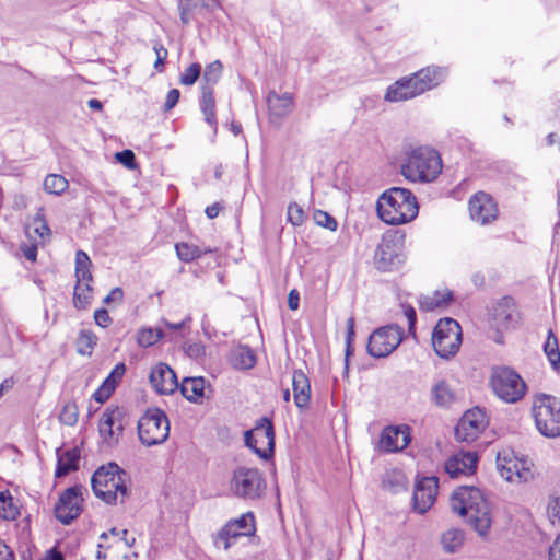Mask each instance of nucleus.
<instances>
[{
    "instance_id": "1",
    "label": "nucleus",
    "mask_w": 560,
    "mask_h": 560,
    "mask_svg": "<svg viewBox=\"0 0 560 560\" xmlns=\"http://www.w3.org/2000/svg\"><path fill=\"white\" fill-rule=\"evenodd\" d=\"M452 510L460 516L478 533L487 536L491 527V510L481 491L476 487H458L451 497Z\"/></svg>"
},
{
    "instance_id": "2",
    "label": "nucleus",
    "mask_w": 560,
    "mask_h": 560,
    "mask_svg": "<svg viewBox=\"0 0 560 560\" xmlns=\"http://www.w3.org/2000/svg\"><path fill=\"white\" fill-rule=\"evenodd\" d=\"M380 219L390 225H400L415 220L419 213L416 196L407 188L392 187L376 202Z\"/></svg>"
},
{
    "instance_id": "3",
    "label": "nucleus",
    "mask_w": 560,
    "mask_h": 560,
    "mask_svg": "<svg viewBox=\"0 0 560 560\" xmlns=\"http://www.w3.org/2000/svg\"><path fill=\"white\" fill-rule=\"evenodd\" d=\"M128 480L127 471L120 468L116 463L110 462L94 471L91 478V486L94 494L105 503H115L118 494L122 503L130 494L127 485Z\"/></svg>"
},
{
    "instance_id": "4",
    "label": "nucleus",
    "mask_w": 560,
    "mask_h": 560,
    "mask_svg": "<svg viewBox=\"0 0 560 560\" xmlns=\"http://www.w3.org/2000/svg\"><path fill=\"white\" fill-rule=\"evenodd\" d=\"M442 172V160L436 150L418 147L411 150L401 165L402 176L413 183H431Z\"/></svg>"
},
{
    "instance_id": "5",
    "label": "nucleus",
    "mask_w": 560,
    "mask_h": 560,
    "mask_svg": "<svg viewBox=\"0 0 560 560\" xmlns=\"http://www.w3.org/2000/svg\"><path fill=\"white\" fill-rule=\"evenodd\" d=\"M256 530L255 514L248 511L226 521L218 532L211 535V539L215 549L229 551L242 538H255Z\"/></svg>"
},
{
    "instance_id": "6",
    "label": "nucleus",
    "mask_w": 560,
    "mask_h": 560,
    "mask_svg": "<svg viewBox=\"0 0 560 560\" xmlns=\"http://www.w3.org/2000/svg\"><path fill=\"white\" fill-rule=\"evenodd\" d=\"M533 417L539 433L546 438L560 436V399L540 394L533 405Z\"/></svg>"
},
{
    "instance_id": "7",
    "label": "nucleus",
    "mask_w": 560,
    "mask_h": 560,
    "mask_svg": "<svg viewBox=\"0 0 560 560\" xmlns=\"http://www.w3.org/2000/svg\"><path fill=\"white\" fill-rule=\"evenodd\" d=\"M490 385L494 394L509 404L521 400L527 389L521 375L509 366L492 368Z\"/></svg>"
},
{
    "instance_id": "8",
    "label": "nucleus",
    "mask_w": 560,
    "mask_h": 560,
    "mask_svg": "<svg viewBox=\"0 0 560 560\" xmlns=\"http://www.w3.org/2000/svg\"><path fill=\"white\" fill-rule=\"evenodd\" d=\"M462 343V328L457 320L446 317L435 325L432 332V346L442 359L454 357Z\"/></svg>"
},
{
    "instance_id": "9",
    "label": "nucleus",
    "mask_w": 560,
    "mask_h": 560,
    "mask_svg": "<svg viewBox=\"0 0 560 560\" xmlns=\"http://www.w3.org/2000/svg\"><path fill=\"white\" fill-rule=\"evenodd\" d=\"M231 491L244 500H258L264 494L266 482L257 468L240 466L233 471Z\"/></svg>"
},
{
    "instance_id": "10",
    "label": "nucleus",
    "mask_w": 560,
    "mask_h": 560,
    "mask_svg": "<svg viewBox=\"0 0 560 560\" xmlns=\"http://www.w3.org/2000/svg\"><path fill=\"white\" fill-rule=\"evenodd\" d=\"M170 434V422L165 412L160 409L148 410L138 420V436L142 444L153 446L166 441Z\"/></svg>"
},
{
    "instance_id": "11",
    "label": "nucleus",
    "mask_w": 560,
    "mask_h": 560,
    "mask_svg": "<svg viewBox=\"0 0 560 560\" xmlns=\"http://www.w3.org/2000/svg\"><path fill=\"white\" fill-rule=\"evenodd\" d=\"M245 445L250 448L259 458L268 460L275 453V428L272 421L262 417L253 430L244 433Z\"/></svg>"
},
{
    "instance_id": "12",
    "label": "nucleus",
    "mask_w": 560,
    "mask_h": 560,
    "mask_svg": "<svg viewBox=\"0 0 560 560\" xmlns=\"http://www.w3.org/2000/svg\"><path fill=\"white\" fill-rule=\"evenodd\" d=\"M404 339V330L397 324L376 328L369 337L368 353L376 359L388 357Z\"/></svg>"
},
{
    "instance_id": "13",
    "label": "nucleus",
    "mask_w": 560,
    "mask_h": 560,
    "mask_svg": "<svg viewBox=\"0 0 560 560\" xmlns=\"http://www.w3.org/2000/svg\"><path fill=\"white\" fill-rule=\"evenodd\" d=\"M405 261L402 243L394 234L383 235L374 255V262L381 271L397 270Z\"/></svg>"
},
{
    "instance_id": "14",
    "label": "nucleus",
    "mask_w": 560,
    "mask_h": 560,
    "mask_svg": "<svg viewBox=\"0 0 560 560\" xmlns=\"http://www.w3.org/2000/svg\"><path fill=\"white\" fill-rule=\"evenodd\" d=\"M82 493L79 486L66 489L59 497L54 512L56 518L63 525H69L82 512Z\"/></svg>"
},
{
    "instance_id": "15",
    "label": "nucleus",
    "mask_w": 560,
    "mask_h": 560,
    "mask_svg": "<svg viewBox=\"0 0 560 560\" xmlns=\"http://www.w3.org/2000/svg\"><path fill=\"white\" fill-rule=\"evenodd\" d=\"M485 411L479 408L467 410L455 427V438L460 442H474L486 428Z\"/></svg>"
},
{
    "instance_id": "16",
    "label": "nucleus",
    "mask_w": 560,
    "mask_h": 560,
    "mask_svg": "<svg viewBox=\"0 0 560 560\" xmlns=\"http://www.w3.org/2000/svg\"><path fill=\"white\" fill-rule=\"evenodd\" d=\"M469 214L471 220L485 225L494 221L498 217L497 203L486 192H478L469 200Z\"/></svg>"
},
{
    "instance_id": "17",
    "label": "nucleus",
    "mask_w": 560,
    "mask_h": 560,
    "mask_svg": "<svg viewBox=\"0 0 560 560\" xmlns=\"http://www.w3.org/2000/svg\"><path fill=\"white\" fill-rule=\"evenodd\" d=\"M516 302L511 295L497 300L489 308V318L497 329H508L515 322Z\"/></svg>"
},
{
    "instance_id": "18",
    "label": "nucleus",
    "mask_w": 560,
    "mask_h": 560,
    "mask_svg": "<svg viewBox=\"0 0 560 560\" xmlns=\"http://www.w3.org/2000/svg\"><path fill=\"white\" fill-rule=\"evenodd\" d=\"M438 493V478L424 477L417 481L413 490V509L424 514L434 503Z\"/></svg>"
},
{
    "instance_id": "19",
    "label": "nucleus",
    "mask_w": 560,
    "mask_h": 560,
    "mask_svg": "<svg viewBox=\"0 0 560 560\" xmlns=\"http://www.w3.org/2000/svg\"><path fill=\"white\" fill-rule=\"evenodd\" d=\"M129 423L127 409L119 406H108L98 422V433L102 440L114 441V427H126Z\"/></svg>"
},
{
    "instance_id": "20",
    "label": "nucleus",
    "mask_w": 560,
    "mask_h": 560,
    "mask_svg": "<svg viewBox=\"0 0 560 560\" xmlns=\"http://www.w3.org/2000/svg\"><path fill=\"white\" fill-rule=\"evenodd\" d=\"M149 380L155 392L161 395L173 394L178 387L176 374L166 363H159L152 368Z\"/></svg>"
},
{
    "instance_id": "21",
    "label": "nucleus",
    "mask_w": 560,
    "mask_h": 560,
    "mask_svg": "<svg viewBox=\"0 0 560 560\" xmlns=\"http://www.w3.org/2000/svg\"><path fill=\"white\" fill-rule=\"evenodd\" d=\"M478 464V455L475 452H459L451 456L445 463V471L451 478L460 475L475 474Z\"/></svg>"
},
{
    "instance_id": "22",
    "label": "nucleus",
    "mask_w": 560,
    "mask_h": 560,
    "mask_svg": "<svg viewBox=\"0 0 560 560\" xmlns=\"http://www.w3.org/2000/svg\"><path fill=\"white\" fill-rule=\"evenodd\" d=\"M446 77V69L440 67H427L415 72L410 79L413 83V91L418 95L438 86Z\"/></svg>"
},
{
    "instance_id": "23",
    "label": "nucleus",
    "mask_w": 560,
    "mask_h": 560,
    "mask_svg": "<svg viewBox=\"0 0 560 560\" xmlns=\"http://www.w3.org/2000/svg\"><path fill=\"white\" fill-rule=\"evenodd\" d=\"M410 441L411 435L407 425L387 427L381 435V444L386 452L401 451L409 445Z\"/></svg>"
},
{
    "instance_id": "24",
    "label": "nucleus",
    "mask_w": 560,
    "mask_h": 560,
    "mask_svg": "<svg viewBox=\"0 0 560 560\" xmlns=\"http://www.w3.org/2000/svg\"><path fill=\"white\" fill-rule=\"evenodd\" d=\"M292 388L294 404L299 409H305L311 401V384L302 370H294L292 374Z\"/></svg>"
},
{
    "instance_id": "25",
    "label": "nucleus",
    "mask_w": 560,
    "mask_h": 560,
    "mask_svg": "<svg viewBox=\"0 0 560 560\" xmlns=\"http://www.w3.org/2000/svg\"><path fill=\"white\" fill-rule=\"evenodd\" d=\"M57 455V466L55 470L56 478H62L67 476L70 471H74L79 469V460L81 457V452L79 447H72L61 452L60 448L56 451Z\"/></svg>"
},
{
    "instance_id": "26",
    "label": "nucleus",
    "mask_w": 560,
    "mask_h": 560,
    "mask_svg": "<svg viewBox=\"0 0 560 560\" xmlns=\"http://www.w3.org/2000/svg\"><path fill=\"white\" fill-rule=\"evenodd\" d=\"M430 400L438 408H450L456 400V395L445 380H438L430 390Z\"/></svg>"
},
{
    "instance_id": "27",
    "label": "nucleus",
    "mask_w": 560,
    "mask_h": 560,
    "mask_svg": "<svg viewBox=\"0 0 560 560\" xmlns=\"http://www.w3.org/2000/svg\"><path fill=\"white\" fill-rule=\"evenodd\" d=\"M418 96L410 77H404L389 85L384 96L387 102H401Z\"/></svg>"
},
{
    "instance_id": "28",
    "label": "nucleus",
    "mask_w": 560,
    "mask_h": 560,
    "mask_svg": "<svg viewBox=\"0 0 560 560\" xmlns=\"http://www.w3.org/2000/svg\"><path fill=\"white\" fill-rule=\"evenodd\" d=\"M267 102L271 114L277 117L288 116L293 107V96L288 92L282 95H279L276 92H270Z\"/></svg>"
},
{
    "instance_id": "29",
    "label": "nucleus",
    "mask_w": 560,
    "mask_h": 560,
    "mask_svg": "<svg viewBox=\"0 0 560 560\" xmlns=\"http://www.w3.org/2000/svg\"><path fill=\"white\" fill-rule=\"evenodd\" d=\"M230 362L237 370H250L256 364V354L248 346H238L231 350Z\"/></svg>"
},
{
    "instance_id": "30",
    "label": "nucleus",
    "mask_w": 560,
    "mask_h": 560,
    "mask_svg": "<svg viewBox=\"0 0 560 560\" xmlns=\"http://www.w3.org/2000/svg\"><path fill=\"white\" fill-rule=\"evenodd\" d=\"M466 540L465 532L460 528L452 527L443 532L440 537L442 549L446 553L458 552Z\"/></svg>"
},
{
    "instance_id": "31",
    "label": "nucleus",
    "mask_w": 560,
    "mask_h": 560,
    "mask_svg": "<svg viewBox=\"0 0 560 560\" xmlns=\"http://www.w3.org/2000/svg\"><path fill=\"white\" fill-rule=\"evenodd\" d=\"M205 384L203 377H186L180 384V392L187 400L197 402L205 396Z\"/></svg>"
},
{
    "instance_id": "32",
    "label": "nucleus",
    "mask_w": 560,
    "mask_h": 560,
    "mask_svg": "<svg viewBox=\"0 0 560 560\" xmlns=\"http://www.w3.org/2000/svg\"><path fill=\"white\" fill-rule=\"evenodd\" d=\"M200 108L205 115L206 122L212 126L214 132H217L215 102L211 86H202Z\"/></svg>"
},
{
    "instance_id": "33",
    "label": "nucleus",
    "mask_w": 560,
    "mask_h": 560,
    "mask_svg": "<svg viewBox=\"0 0 560 560\" xmlns=\"http://www.w3.org/2000/svg\"><path fill=\"white\" fill-rule=\"evenodd\" d=\"M92 261L89 255L79 249L75 253V278L79 283L93 282V276L91 272Z\"/></svg>"
},
{
    "instance_id": "34",
    "label": "nucleus",
    "mask_w": 560,
    "mask_h": 560,
    "mask_svg": "<svg viewBox=\"0 0 560 560\" xmlns=\"http://www.w3.org/2000/svg\"><path fill=\"white\" fill-rule=\"evenodd\" d=\"M91 283L92 282L79 283V281H77L73 291V306L77 310H84L91 303L93 299V288Z\"/></svg>"
},
{
    "instance_id": "35",
    "label": "nucleus",
    "mask_w": 560,
    "mask_h": 560,
    "mask_svg": "<svg viewBox=\"0 0 560 560\" xmlns=\"http://www.w3.org/2000/svg\"><path fill=\"white\" fill-rule=\"evenodd\" d=\"M544 352L547 355L552 369L557 372L560 371V351L558 338L552 331L549 329L547 340L544 345Z\"/></svg>"
},
{
    "instance_id": "36",
    "label": "nucleus",
    "mask_w": 560,
    "mask_h": 560,
    "mask_svg": "<svg viewBox=\"0 0 560 560\" xmlns=\"http://www.w3.org/2000/svg\"><path fill=\"white\" fill-rule=\"evenodd\" d=\"M20 515L19 508L13 502V497L9 490L0 492V518L13 521Z\"/></svg>"
},
{
    "instance_id": "37",
    "label": "nucleus",
    "mask_w": 560,
    "mask_h": 560,
    "mask_svg": "<svg viewBox=\"0 0 560 560\" xmlns=\"http://www.w3.org/2000/svg\"><path fill=\"white\" fill-rule=\"evenodd\" d=\"M453 299V293L446 291H435L432 296H424L420 301V307L424 311H433L446 305Z\"/></svg>"
},
{
    "instance_id": "38",
    "label": "nucleus",
    "mask_w": 560,
    "mask_h": 560,
    "mask_svg": "<svg viewBox=\"0 0 560 560\" xmlns=\"http://www.w3.org/2000/svg\"><path fill=\"white\" fill-rule=\"evenodd\" d=\"M516 463V457L513 453L505 451L499 452L497 455V468L502 478L506 481H513V464Z\"/></svg>"
},
{
    "instance_id": "39",
    "label": "nucleus",
    "mask_w": 560,
    "mask_h": 560,
    "mask_svg": "<svg viewBox=\"0 0 560 560\" xmlns=\"http://www.w3.org/2000/svg\"><path fill=\"white\" fill-rule=\"evenodd\" d=\"M97 337L92 330H80L77 338V351L81 355H91L96 346Z\"/></svg>"
},
{
    "instance_id": "40",
    "label": "nucleus",
    "mask_w": 560,
    "mask_h": 560,
    "mask_svg": "<svg viewBox=\"0 0 560 560\" xmlns=\"http://www.w3.org/2000/svg\"><path fill=\"white\" fill-rule=\"evenodd\" d=\"M177 257L184 262H190L201 255L210 253L211 249H201L198 246L190 245L188 243H177L175 245Z\"/></svg>"
},
{
    "instance_id": "41",
    "label": "nucleus",
    "mask_w": 560,
    "mask_h": 560,
    "mask_svg": "<svg viewBox=\"0 0 560 560\" xmlns=\"http://www.w3.org/2000/svg\"><path fill=\"white\" fill-rule=\"evenodd\" d=\"M68 180L59 174H49L44 180V188L48 194L60 195L68 188Z\"/></svg>"
},
{
    "instance_id": "42",
    "label": "nucleus",
    "mask_w": 560,
    "mask_h": 560,
    "mask_svg": "<svg viewBox=\"0 0 560 560\" xmlns=\"http://www.w3.org/2000/svg\"><path fill=\"white\" fill-rule=\"evenodd\" d=\"M164 336L163 330L160 328H143L139 330L137 340L140 347L147 348L163 339Z\"/></svg>"
},
{
    "instance_id": "43",
    "label": "nucleus",
    "mask_w": 560,
    "mask_h": 560,
    "mask_svg": "<svg viewBox=\"0 0 560 560\" xmlns=\"http://www.w3.org/2000/svg\"><path fill=\"white\" fill-rule=\"evenodd\" d=\"M202 1L203 0L178 1L179 18L184 25H188L190 23L192 14L197 11L199 7H202Z\"/></svg>"
},
{
    "instance_id": "44",
    "label": "nucleus",
    "mask_w": 560,
    "mask_h": 560,
    "mask_svg": "<svg viewBox=\"0 0 560 560\" xmlns=\"http://www.w3.org/2000/svg\"><path fill=\"white\" fill-rule=\"evenodd\" d=\"M355 337V319L353 316H350L347 319V337H346V351H345V370L348 371L349 368V358L353 354V341Z\"/></svg>"
},
{
    "instance_id": "45",
    "label": "nucleus",
    "mask_w": 560,
    "mask_h": 560,
    "mask_svg": "<svg viewBox=\"0 0 560 560\" xmlns=\"http://www.w3.org/2000/svg\"><path fill=\"white\" fill-rule=\"evenodd\" d=\"M79 408L74 401H68L63 405L59 420L61 423L73 427L78 422Z\"/></svg>"
},
{
    "instance_id": "46",
    "label": "nucleus",
    "mask_w": 560,
    "mask_h": 560,
    "mask_svg": "<svg viewBox=\"0 0 560 560\" xmlns=\"http://www.w3.org/2000/svg\"><path fill=\"white\" fill-rule=\"evenodd\" d=\"M223 71V65L220 60H215L209 63L203 72L202 79L207 83L206 86H211L215 84L221 78Z\"/></svg>"
},
{
    "instance_id": "47",
    "label": "nucleus",
    "mask_w": 560,
    "mask_h": 560,
    "mask_svg": "<svg viewBox=\"0 0 560 560\" xmlns=\"http://www.w3.org/2000/svg\"><path fill=\"white\" fill-rule=\"evenodd\" d=\"M33 224L35 225V233L38 234L40 238L50 235L49 225L45 219V210L44 208H39L33 219Z\"/></svg>"
},
{
    "instance_id": "48",
    "label": "nucleus",
    "mask_w": 560,
    "mask_h": 560,
    "mask_svg": "<svg viewBox=\"0 0 560 560\" xmlns=\"http://www.w3.org/2000/svg\"><path fill=\"white\" fill-rule=\"evenodd\" d=\"M201 73V66L198 62L191 63L180 75V83L183 85H192L196 83Z\"/></svg>"
},
{
    "instance_id": "49",
    "label": "nucleus",
    "mask_w": 560,
    "mask_h": 560,
    "mask_svg": "<svg viewBox=\"0 0 560 560\" xmlns=\"http://www.w3.org/2000/svg\"><path fill=\"white\" fill-rule=\"evenodd\" d=\"M314 221L317 225L328 229L329 231H336L338 223L336 219L328 212L323 210H316L314 212Z\"/></svg>"
},
{
    "instance_id": "50",
    "label": "nucleus",
    "mask_w": 560,
    "mask_h": 560,
    "mask_svg": "<svg viewBox=\"0 0 560 560\" xmlns=\"http://www.w3.org/2000/svg\"><path fill=\"white\" fill-rule=\"evenodd\" d=\"M305 212L296 202L288 206V221L294 225L300 226L305 221Z\"/></svg>"
},
{
    "instance_id": "51",
    "label": "nucleus",
    "mask_w": 560,
    "mask_h": 560,
    "mask_svg": "<svg viewBox=\"0 0 560 560\" xmlns=\"http://www.w3.org/2000/svg\"><path fill=\"white\" fill-rule=\"evenodd\" d=\"M115 159L128 170L137 168L136 155L130 149H125L115 154Z\"/></svg>"
},
{
    "instance_id": "52",
    "label": "nucleus",
    "mask_w": 560,
    "mask_h": 560,
    "mask_svg": "<svg viewBox=\"0 0 560 560\" xmlns=\"http://www.w3.org/2000/svg\"><path fill=\"white\" fill-rule=\"evenodd\" d=\"M126 372V365L125 363H118L115 365V368L112 370L109 375L103 381L104 383H107L109 386L116 388L120 380L122 378L124 374Z\"/></svg>"
},
{
    "instance_id": "53",
    "label": "nucleus",
    "mask_w": 560,
    "mask_h": 560,
    "mask_svg": "<svg viewBox=\"0 0 560 560\" xmlns=\"http://www.w3.org/2000/svg\"><path fill=\"white\" fill-rule=\"evenodd\" d=\"M548 516L552 524L560 523V495L551 497L547 506Z\"/></svg>"
},
{
    "instance_id": "54",
    "label": "nucleus",
    "mask_w": 560,
    "mask_h": 560,
    "mask_svg": "<svg viewBox=\"0 0 560 560\" xmlns=\"http://www.w3.org/2000/svg\"><path fill=\"white\" fill-rule=\"evenodd\" d=\"M153 50L156 54V60L154 62V68L156 71L161 72L164 69V62L167 58V49L162 44H155L153 46Z\"/></svg>"
},
{
    "instance_id": "55",
    "label": "nucleus",
    "mask_w": 560,
    "mask_h": 560,
    "mask_svg": "<svg viewBox=\"0 0 560 560\" xmlns=\"http://www.w3.org/2000/svg\"><path fill=\"white\" fill-rule=\"evenodd\" d=\"M404 308V314L408 319V331L411 335H416V323H417V314L416 310L409 304H401Z\"/></svg>"
},
{
    "instance_id": "56",
    "label": "nucleus",
    "mask_w": 560,
    "mask_h": 560,
    "mask_svg": "<svg viewBox=\"0 0 560 560\" xmlns=\"http://www.w3.org/2000/svg\"><path fill=\"white\" fill-rule=\"evenodd\" d=\"M114 393V387L109 386L107 383H102V385L94 392L93 398L97 402H105Z\"/></svg>"
},
{
    "instance_id": "57",
    "label": "nucleus",
    "mask_w": 560,
    "mask_h": 560,
    "mask_svg": "<svg viewBox=\"0 0 560 560\" xmlns=\"http://www.w3.org/2000/svg\"><path fill=\"white\" fill-rule=\"evenodd\" d=\"M94 320L96 325L105 328L112 323V317L106 308H98L94 312Z\"/></svg>"
},
{
    "instance_id": "58",
    "label": "nucleus",
    "mask_w": 560,
    "mask_h": 560,
    "mask_svg": "<svg viewBox=\"0 0 560 560\" xmlns=\"http://www.w3.org/2000/svg\"><path fill=\"white\" fill-rule=\"evenodd\" d=\"M525 462L516 458V463L513 464V478L516 477L518 480H527L528 469L525 468Z\"/></svg>"
},
{
    "instance_id": "59",
    "label": "nucleus",
    "mask_w": 560,
    "mask_h": 560,
    "mask_svg": "<svg viewBox=\"0 0 560 560\" xmlns=\"http://www.w3.org/2000/svg\"><path fill=\"white\" fill-rule=\"evenodd\" d=\"M179 97H180V92L179 90L177 89H172L168 91L167 95H166V100H165V103H164V109L165 110H170L172 109L173 107H175V105L178 103L179 101Z\"/></svg>"
},
{
    "instance_id": "60",
    "label": "nucleus",
    "mask_w": 560,
    "mask_h": 560,
    "mask_svg": "<svg viewBox=\"0 0 560 560\" xmlns=\"http://www.w3.org/2000/svg\"><path fill=\"white\" fill-rule=\"evenodd\" d=\"M124 299V291L121 288L116 287L114 288L108 295L105 296L104 303L109 304L112 302H121Z\"/></svg>"
},
{
    "instance_id": "61",
    "label": "nucleus",
    "mask_w": 560,
    "mask_h": 560,
    "mask_svg": "<svg viewBox=\"0 0 560 560\" xmlns=\"http://www.w3.org/2000/svg\"><path fill=\"white\" fill-rule=\"evenodd\" d=\"M21 250L23 252L24 257L27 260L35 261L37 257V245L35 244H24L21 246Z\"/></svg>"
},
{
    "instance_id": "62",
    "label": "nucleus",
    "mask_w": 560,
    "mask_h": 560,
    "mask_svg": "<svg viewBox=\"0 0 560 560\" xmlns=\"http://www.w3.org/2000/svg\"><path fill=\"white\" fill-rule=\"evenodd\" d=\"M288 305L292 311H296L300 306V293L296 289H293L289 292L288 295Z\"/></svg>"
},
{
    "instance_id": "63",
    "label": "nucleus",
    "mask_w": 560,
    "mask_h": 560,
    "mask_svg": "<svg viewBox=\"0 0 560 560\" xmlns=\"http://www.w3.org/2000/svg\"><path fill=\"white\" fill-rule=\"evenodd\" d=\"M0 560H15L14 552L3 540H0Z\"/></svg>"
},
{
    "instance_id": "64",
    "label": "nucleus",
    "mask_w": 560,
    "mask_h": 560,
    "mask_svg": "<svg viewBox=\"0 0 560 560\" xmlns=\"http://www.w3.org/2000/svg\"><path fill=\"white\" fill-rule=\"evenodd\" d=\"M549 560H560V535H558L549 549Z\"/></svg>"
}]
</instances>
